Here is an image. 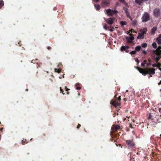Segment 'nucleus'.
<instances>
[{
	"instance_id": "obj_1",
	"label": "nucleus",
	"mask_w": 161,
	"mask_h": 161,
	"mask_svg": "<svg viewBox=\"0 0 161 161\" xmlns=\"http://www.w3.org/2000/svg\"><path fill=\"white\" fill-rule=\"evenodd\" d=\"M137 69L143 75H146L149 74L150 75L149 78L152 77V75H153L155 73V69L153 68H146L143 69L137 67Z\"/></svg>"
},
{
	"instance_id": "obj_2",
	"label": "nucleus",
	"mask_w": 161,
	"mask_h": 161,
	"mask_svg": "<svg viewBox=\"0 0 161 161\" xmlns=\"http://www.w3.org/2000/svg\"><path fill=\"white\" fill-rule=\"evenodd\" d=\"M117 95H115L113 99L111 102V103L115 107H117L120 105L121 96H119L117 98Z\"/></svg>"
},
{
	"instance_id": "obj_3",
	"label": "nucleus",
	"mask_w": 161,
	"mask_h": 161,
	"mask_svg": "<svg viewBox=\"0 0 161 161\" xmlns=\"http://www.w3.org/2000/svg\"><path fill=\"white\" fill-rule=\"evenodd\" d=\"M126 144L129 148L133 149L135 147L136 144L133 139L126 140Z\"/></svg>"
},
{
	"instance_id": "obj_4",
	"label": "nucleus",
	"mask_w": 161,
	"mask_h": 161,
	"mask_svg": "<svg viewBox=\"0 0 161 161\" xmlns=\"http://www.w3.org/2000/svg\"><path fill=\"white\" fill-rule=\"evenodd\" d=\"M142 19V22H146L150 19V15L147 13L145 12L143 14Z\"/></svg>"
},
{
	"instance_id": "obj_5",
	"label": "nucleus",
	"mask_w": 161,
	"mask_h": 161,
	"mask_svg": "<svg viewBox=\"0 0 161 161\" xmlns=\"http://www.w3.org/2000/svg\"><path fill=\"white\" fill-rule=\"evenodd\" d=\"M106 12L108 16H112L114 14H116L118 13V11L117 10H111V9H109L106 10Z\"/></svg>"
},
{
	"instance_id": "obj_6",
	"label": "nucleus",
	"mask_w": 161,
	"mask_h": 161,
	"mask_svg": "<svg viewBox=\"0 0 161 161\" xmlns=\"http://www.w3.org/2000/svg\"><path fill=\"white\" fill-rule=\"evenodd\" d=\"M110 3V1L109 0H104L102 1L101 5L103 7L108 6Z\"/></svg>"
},
{
	"instance_id": "obj_7",
	"label": "nucleus",
	"mask_w": 161,
	"mask_h": 161,
	"mask_svg": "<svg viewBox=\"0 0 161 161\" xmlns=\"http://www.w3.org/2000/svg\"><path fill=\"white\" fill-rule=\"evenodd\" d=\"M120 129V126L117 125H114L112 127L111 130L114 132L117 131L119 130Z\"/></svg>"
},
{
	"instance_id": "obj_8",
	"label": "nucleus",
	"mask_w": 161,
	"mask_h": 161,
	"mask_svg": "<svg viewBox=\"0 0 161 161\" xmlns=\"http://www.w3.org/2000/svg\"><path fill=\"white\" fill-rule=\"evenodd\" d=\"M130 48V47L128 46H122L120 48V50L121 51H125L127 53H128L129 50L128 49Z\"/></svg>"
},
{
	"instance_id": "obj_9",
	"label": "nucleus",
	"mask_w": 161,
	"mask_h": 161,
	"mask_svg": "<svg viewBox=\"0 0 161 161\" xmlns=\"http://www.w3.org/2000/svg\"><path fill=\"white\" fill-rule=\"evenodd\" d=\"M129 35L130 36L126 37V39L127 41V42L131 43L132 42V41L134 40V38L133 36H132L133 35L132 34H130Z\"/></svg>"
},
{
	"instance_id": "obj_10",
	"label": "nucleus",
	"mask_w": 161,
	"mask_h": 161,
	"mask_svg": "<svg viewBox=\"0 0 161 161\" xmlns=\"http://www.w3.org/2000/svg\"><path fill=\"white\" fill-rule=\"evenodd\" d=\"M153 13L155 17H158L160 14V10L158 8L155 9L154 10Z\"/></svg>"
},
{
	"instance_id": "obj_11",
	"label": "nucleus",
	"mask_w": 161,
	"mask_h": 161,
	"mask_svg": "<svg viewBox=\"0 0 161 161\" xmlns=\"http://www.w3.org/2000/svg\"><path fill=\"white\" fill-rule=\"evenodd\" d=\"M114 19L113 18H110L105 19L106 22L109 25H112L113 23Z\"/></svg>"
},
{
	"instance_id": "obj_12",
	"label": "nucleus",
	"mask_w": 161,
	"mask_h": 161,
	"mask_svg": "<svg viewBox=\"0 0 161 161\" xmlns=\"http://www.w3.org/2000/svg\"><path fill=\"white\" fill-rule=\"evenodd\" d=\"M147 31V28H144L143 29H141L140 30V32L139 33L144 36L146 34Z\"/></svg>"
},
{
	"instance_id": "obj_13",
	"label": "nucleus",
	"mask_w": 161,
	"mask_h": 161,
	"mask_svg": "<svg viewBox=\"0 0 161 161\" xmlns=\"http://www.w3.org/2000/svg\"><path fill=\"white\" fill-rule=\"evenodd\" d=\"M159 118V115H155V117L154 118H153L152 119V122H154L155 123H157L158 121Z\"/></svg>"
},
{
	"instance_id": "obj_14",
	"label": "nucleus",
	"mask_w": 161,
	"mask_h": 161,
	"mask_svg": "<svg viewBox=\"0 0 161 161\" xmlns=\"http://www.w3.org/2000/svg\"><path fill=\"white\" fill-rule=\"evenodd\" d=\"M156 54L158 56L157 57H156L155 59L156 60V63H158V61L159 60L160 58H161V53H156Z\"/></svg>"
},
{
	"instance_id": "obj_15",
	"label": "nucleus",
	"mask_w": 161,
	"mask_h": 161,
	"mask_svg": "<svg viewBox=\"0 0 161 161\" xmlns=\"http://www.w3.org/2000/svg\"><path fill=\"white\" fill-rule=\"evenodd\" d=\"M76 89L77 90H80L81 89V84L79 83H77L75 84Z\"/></svg>"
},
{
	"instance_id": "obj_16",
	"label": "nucleus",
	"mask_w": 161,
	"mask_h": 161,
	"mask_svg": "<svg viewBox=\"0 0 161 161\" xmlns=\"http://www.w3.org/2000/svg\"><path fill=\"white\" fill-rule=\"evenodd\" d=\"M148 0H135V2L136 3L140 5L143 1H147Z\"/></svg>"
},
{
	"instance_id": "obj_17",
	"label": "nucleus",
	"mask_w": 161,
	"mask_h": 161,
	"mask_svg": "<svg viewBox=\"0 0 161 161\" xmlns=\"http://www.w3.org/2000/svg\"><path fill=\"white\" fill-rule=\"evenodd\" d=\"M154 52H156V53H161V46H159L154 51Z\"/></svg>"
},
{
	"instance_id": "obj_18",
	"label": "nucleus",
	"mask_w": 161,
	"mask_h": 161,
	"mask_svg": "<svg viewBox=\"0 0 161 161\" xmlns=\"http://www.w3.org/2000/svg\"><path fill=\"white\" fill-rule=\"evenodd\" d=\"M144 35H142L139 33L138 34V36L137 37V39H143L144 38Z\"/></svg>"
},
{
	"instance_id": "obj_19",
	"label": "nucleus",
	"mask_w": 161,
	"mask_h": 161,
	"mask_svg": "<svg viewBox=\"0 0 161 161\" xmlns=\"http://www.w3.org/2000/svg\"><path fill=\"white\" fill-rule=\"evenodd\" d=\"M157 29V26H155L153 28L151 31V33L152 34H154L155 32V31Z\"/></svg>"
},
{
	"instance_id": "obj_20",
	"label": "nucleus",
	"mask_w": 161,
	"mask_h": 161,
	"mask_svg": "<svg viewBox=\"0 0 161 161\" xmlns=\"http://www.w3.org/2000/svg\"><path fill=\"white\" fill-rule=\"evenodd\" d=\"M94 6L97 10H100V6L99 4H94Z\"/></svg>"
},
{
	"instance_id": "obj_21",
	"label": "nucleus",
	"mask_w": 161,
	"mask_h": 161,
	"mask_svg": "<svg viewBox=\"0 0 161 161\" xmlns=\"http://www.w3.org/2000/svg\"><path fill=\"white\" fill-rule=\"evenodd\" d=\"M121 3H124L125 6H128V4L124 0H118Z\"/></svg>"
},
{
	"instance_id": "obj_22",
	"label": "nucleus",
	"mask_w": 161,
	"mask_h": 161,
	"mask_svg": "<svg viewBox=\"0 0 161 161\" xmlns=\"http://www.w3.org/2000/svg\"><path fill=\"white\" fill-rule=\"evenodd\" d=\"M141 47L140 46H138L135 48V51H136V52L137 51L139 52L141 50Z\"/></svg>"
},
{
	"instance_id": "obj_23",
	"label": "nucleus",
	"mask_w": 161,
	"mask_h": 161,
	"mask_svg": "<svg viewBox=\"0 0 161 161\" xmlns=\"http://www.w3.org/2000/svg\"><path fill=\"white\" fill-rule=\"evenodd\" d=\"M4 3L3 0H0V9L4 5Z\"/></svg>"
},
{
	"instance_id": "obj_24",
	"label": "nucleus",
	"mask_w": 161,
	"mask_h": 161,
	"mask_svg": "<svg viewBox=\"0 0 161 161\" xmlns=\"http://www.w3.org/2000/svg\"><path fill=\"white\" fill-rule=\"evenodd\" d=\"M153 47L154 48H156L157 47V44L156 42H154L152 44Z\"/></svg>"
},
{
	"instance_id": "obj_25",
	"label": "nucleus",
	"mask_w": 161,
	"mask_h": 161,
	"mask_svg": "<svg viewBox=\"0 0 161 161\" xmlns=\"http://www.w3.org/2000/svg\"><path fill=\"white\" fill-rule=\"evenodd\" d=\"M55 71L56 72L59 73L61 72V69H60L55 68Z\"/></svg>"
},
{
	"instance_id": "obj_26",
	"label": "nucleus",
	"mask_w": 161,
	"mask_h": 161,
	"mask_svg": "<svg viewBox=\"0 0 161 161\" xmlns=\"http://www.w3.org/2000/svg\"><path fill=\"white\" fill-rule=\"evenodd\" d=\"M157 41L158 44H161V38H157Z\"/></svg>"
},
{
	"instance_id": "obj_27",
	"label": "nucleus",
	"mask_w": 161,
	"mask_h": 161,
	"mask_svg": "<svg viewBox=\"0 0 161 161\" xmlns=\"http://www.w3.org/2000/svg\"><path fill=\"white\" fill-rule=\"evenodd\" d=\"M120 24L122 26H123L125 25H126L127 23L125 21H122L120 22Z\"/></svg>"
},
{
	"instance_id": "obj_28",
	"label": "nucleus",
	"mask_w": 161,
	"mask_h": 161,
	"mask_svg": "<svg viewBox=\"0 0 161 161\" xmlns=\"http://www.w3.org/2000/svg\"><path fill=\"white\" fill-rule=\"evenodd\" d=\"M136 52V51H132L130 53V54L131 55H135Z\"/></svg>"
},
{
	"instance_id": "obj_29",
	"label": "nucleus",
	"mask_w": 161,
	"mask_h": 161,
	"mask_svg": "<svg viewBox=\"0 0 161 161\" xmlns=\"http://www.w3.org/2000/svg\"><path fill=\"white\" fill-rule=\"evenodd\" d=\"M147 44L146 43H142V47H147Z\"/></svg>"
},
{
	"instance_id": "obj_30",
	"label": "nucleus",
	"mask_w": 161,
	"mask_h": 161,
	"mask_svg": "<svg viewBox=\"0 0 161 161\" xmlns=\"http://www.w3.org/2000/svg\"><path fill=\"white\" fill-rule=\"evenodd\" d=\"M123 9L125 11V13L129 11L128 9L125 7H123Z\"/></svg>"
},
{
	"instance_id": "obj_31",
	"label": "nucleus",
	"mask_w": 161,
	"mask_h": 161,
	"mask_svg": "<svg viewBox=\"0 0 161 161\" xmlns=\"http://www.w3.org/2000/svg\"><path fill=\"white\" fill-rule=\"evenodd\" d=\"M60 92L62 93L63 95L64 94V92L63 90L62 89L61 87H60Z\"/></svg>"
},
{
	"instance_id": "obj_32",
	"label": "nucleus",
	"mask_w": 161,
	"mask_h": 161,
	"mask_svg": "<svg viewBox=\"0 0 161 161\" xmlns=\"http://www.w3.org/2000/svg\"><path fill=\"white\" fill-rule=\"evenodd\" d=\"M125 14L127 17L130 16V13L129 11L125 13Z\"/></svg>"
},
{
	"instance_id": "obj_33",
	"label": "nucleus",
	"mask_w": 161,
	"mask_h": 161,
	"mask_svg": "<svg viewBox=\"0 0 161 161\" xmlns=\"http://www.w3.org/2000/svg\"><path fill=\"white\" fill-rule=\"evenodd\" d=\"M22 145H24L26 143H27V142H26L25 141H24L23 140H22Z\"/></svg>"
},
{
	"instance_id": "obj_34",
	"label": "nucleus",
	"mask_w": 161,
	"mask_h": 161,
	"mask_svg": "<svg viewBox=\"0 0 161 161\" xmlns=\"http://www.w3.org/2000/svg\"><path fill=\"white\" fill-rule=\"evenodd\" d=\"M22 145H24L26 143H27V142H26L25 141H24L23 140H22Z\"/></svg>"
},
{
	"instance_id": "obj_35",
	"label": "nucleus",
	"mask_w": 161,
	"mask_h": 161,
	"mask_svg": "<svg viewBox=\"0 0 161 161\" xmlns=\"http://www.w3.org/2000/svg\"><path fill=\"white\" fill-rule=\"evenodd\" d=\"M157 67H160L161 66V64H160V63L158 62L157 63Z\"/></svg>"
},
{
	"instance_id": "obj_36",
	"label": "nucleus",
	"mask_w": 161,
	"mask_h": 161,
	"mask_svg": "<svg viewBox=\"0 0 161 161\" xmlns=\"http://www.w3.org/2000/svg\"><path fill=\"white\" fill-rule=\"evenodd\" d=\"M132 25H135L136 24V21H133L132 23Z\"/></svg>"
},
{
	"instance_id": "obj_37",
	"label": "nucleus",
	"mask_w": 161,
	"mask_h": 161,
	"mask_svg": "<svg viewBox=\"0 0 161 161\" xmlns=\"http://www.w3.org/2000/svg\"><path fill=\"white\" fill-rule=\"evenodd\" d=\"M65 90L66 91H68L70 90L66 86H65Z\"/></svg>"
},
{
	"instance_id": "obj_38",
	"label": "nucleus",
	"mask_w": 161,
	"mask_h": 161,
	"mask_svg": "<svg viewBox=\"0 0 161 161\" xmlns=\"http://www.w3.org/2000/svg\"><path fill=\"white\" fill-rule=\"evenodd\" d=\"M152 116L151 114H149V116L148 117V119H151V117H152Z\"/></svg>"
},
{
	"instance_id": "obj_39",
	"label": "nucleus",
	"mask_w": 161,
	"mask_h": 161,
	"mask_svg": "<svg viewBox=\"0 0 161 161\" xmlns=\"http://www.w3.org/2000/svg\"><path fill=\"white\" fill-rule=\"evenodd\" d=\"M145 63H141V65L142 67H145Z\"/></svg>"
},
{
	"instance_id": "obj_40",
	"label": "nucleus",
	"mask_w": 161,
	"mask_h": 161,
	"mask_svg": "<svg viewBox=\"0 0 161 161\" xmlns=\"http://www.w3.org/2000/svg\"><path fill=\"white\" fill-rule=\"evenodd\" d=\"M81 126V125L80 124H78L77 127V128L78 129H79V128Z\"/></svg>"
},
{
	"instance_id": "obj_41",
	"label": "nucleus",
	"mask_w": 161,
	"mask_h": 161,
	"mask_svg": "<svg viewBox=\"0 0 161 161\" xmlns=\"http://www.w3.org/2000/svg\"><path fill=\"white\" fill-rule=\"evenodd\" d=\"M136 62H137V64H138L139 63V60L137 58H136Z\"/></svg>"
},
{
	"instance_id": "obj_42",
	"label": "nucleus",
	"mask_w": 161,
	"mask_h": 161,
	"mask_svg": "<svg viewBox=\"0 0 161 161\" xmlns=\"http://www.w3.org/2000/svg\"><path fill=\"white\" fill-rule=\"evenodd\" d=\"M152 66L153 67H157V64H152Z\"/></svg>"
},
{
	"instance_id": "obj_43",
	"label": "nucleus",
	"mask_w": 161,
	"mask_h": 161,
	"mask_svg": "<svg viewBox=\"0 0 161 161\" xmlns=\"http://www.w3.org/2000/svg\"><path fill=\"white\" fill-rule=\"evenodd\" d=\"M51 47L49 46L47 47V49L48 50H50L51 49Z\"/></svg>"
},
{
	"instance_id": "obj_44",
	"label": "nucleus",
	"mask_w": 161,
	"mask_h": 161,
	"mask_svg": "<svg viewBox=\"0 0 161 161\" xmlns=\"http://www.w3.org/2000/svg\"><path fill=\"white\" fill-rule=\"evenodd\" d=\"M151 65V64L150 63H148L147 64V67L149 66V65Z\"/></svg>"
},
{
	"instance_id": "obj_45",
	"label": "nucleus",
	"mask_w": 161,
	"mask_h": 161,
	"mask_svg": "<svg viewBox=\"0 0 161 161\" xmlns=\"http://www.w3.org/2000/svg\"><path fill=\"white\" fill-rule=\"evenodd\" d=\"M142 53H143V54H146L147 53V52L146 51H143L142 52Z\"/></svg>"
},
{
	"instance_id": "obj_46",
	"label": "nucleus",
	"mask_w": 161,
	"mask_h": 161,
	"mask_svg": "<svg viewBox=\"0 0 161 161\" xmlns=\"http://www.w3.org/2000/svg\"><path fill=\"white\" fill-rule=\"evenodd\" d=\"M35 60H32V61H31V62L32 63H35L36 62H35Z\"/></svg>"
},
{
	"instance_id": "obj_47",
	"label": "nucleus",
	"mask_w": 161,
	"mask_h": 161,
	"mask_svg": "<svg viewBox=\"0 0 161 161\" xmlns=\"http://www.w3.org/2000/svg\"><path fill=\"white\" fill-rule=\"evenodd\" d=\"M114 28H113L112 29H111L110 30H109V31H114Z\"/></svg>"
},
{
	"instance_id": "obj_48",
	"label": "nucleus",
	"mask_w": 161,
	"mask_h": 161,
	"mask_svg": "<svg viewBox=\"0 0 161 161\" xmlns=\"http://www.w3.org/2000/svg\"><path fill=\"white\" fill-rule=\"evenodd\" d=\"M128 18H129L131 21L132 20V18L130 16L128 17Z\"/></svg>"
},
{
	"instance_id": "obj_49",
	"label": "nucleus",
	"mask_w": 161,
	"mask_h": 161,
	"mask_svg": "<svg viewBox=\"0 0 161 161\" xmlns=\"http://www.w3.org/2000/svg\"><path fill=\"white\" fill-rule=\"evenodd\" d=\"M104 28L105 29V30H107V27L106 26V25L104 26Z\"/></svg>"
},
{
	"instance_id": "obj_50",
	"label": "nucleus",
	"mask_w": 161,
	"mask_h": 161,
	"mask_svg": "<svg viewBox=\"0 0 161 161\" xmlns=\"http://www.w3.org/2000/svg\"><path fill=\"white\" fill-rule=\"evenodd\" d=\"M147 62V60H144V63H145V64H146Z\"/></svg>"
},
{
	"instance_id": "obj_51",
	"label": "nucleus",
	"mask_w": 161,
	"mask_h": 161,
	"mask_svg": "<svg viewBox=\"0 0 161 161\" xmlns=\"http://www.w3.org/2000/svg\"><path fill=\"white\" fill-rule=\"evenodd\" d=\"M93 1H95L97 3L98 2L99 0H92Z\"/></svg>"
},
{
	"instance_id": "obj_52",
	"label": "nucleus",
	"mask_w": 161,
	"mask_h": 161,
	"mask_svg": "<svg viewBox=\"0 0 161 161\" xmlns=\"http://www.w3.org/2000/svg\"><path fill=\"white\" fill-rule=\"evenodd\" d=\"M130 128H133V127H132V125L131 124L130 125Z\"/></svg>"
},
{
	"instance_id": "obj_53",
	"label": "nucleus",
	"mask_w": 161,
	"mask_h": 161,
	"mask_svg": "<svg viewBox=\"0 0 161 161\" xmlns=\"http://www.w3.org/2000/svg\"><path fill=\"white\" fill-rule=\"evenodd\" d=\"M128 100V99H127V98H124V100H125V101H127V100Z\"/></svg>"
},
{
	"instance_id": "obj_54",
	"label": "nucleus",
	"mask_w": 161,
	"mask_h": 161,
	"mask_svg": "<svg viewBox=\"0 0 161 161\" xmlns=\"http://www.w3.org/2000/svg\"><path fill=\"white\" fill-rule=\"evenodd\" d=\"M161 84V80L158 83V85H160Z\"/></svg>"
},
{
	"instance_id": "obj_55",
	"label": "nucleus",
	"mask_w": 161,
	"mask_h": 161,
	"mask_svg": "<svg viewBox=\"0 0 161 161\" xmlns=\"http://www.w3.org/2000/svg\"><path fill=\"white\" fill-rule=\"evenodd\" d=\"M132 31H133V29H131L129 31V32H131V33H132Z\"/></svg>"
},
{
	"instance_id": "obj_56",
	"label": "nucleus",
	"mask_w": 161,
	"mask_h": 161,
	"mask_svg": "<svg viewBox=\"0 0 161 161\" xmlns=\"http://www.w3.org/2000/svg\"><path fill=\"white\" fill-rule=\"evenodd\" d=\"M158 38H161V34H160L159 35V37Z\"/></svg>"
},
{
	"instance_id": "obj_57",
	"label": "nucleus",
	"mask_w": 161,
	"mask_h": 161,
	"mask_svg": "<svg viewBox=\"0 0 161 161\" xmlns=\"http://www.w3.org/2000/svg\"><path fill=\"white\" fill-rule=\"evenodd\" d=\"M132 121L133 123H134L135 122V121L134 119H133L132 120Z\"/></svg>"
},
{
	"instance_id": "obj_58",
	"label": "nucleus",
	"mask_w": 161,
	"mask_h": 161,
	"mask_svg": "<svg viewBox=\"0 0 161 161\" xmlns=\"http://www.w3.org/2000/svg\"><path fill=\"white\" fill-rule=\"evenodd\" d=\"M67 94L68 95L69 94V92H67Z\"/></svg>"
},
{
	"instance_id": "obj_59",
	"label": "nucleus",
	"mask_w": 161,
	"mask_h": 161,
	"mask_svg": "<svg viewBox=\"0 0 161 161\" xmlns=\"http://www.w3.org/2000/svg\"><path fill=\"white\" fill-rule=\"evenodd\" d=\"M159 69L160 70H161V68L159 67Z\"/></svg>"
},
{
	"instance_id": "obj_60",
	"label": "nucleus",
	"mask_w": 161,
	"mask_h": 161,
	"mask_svg": "<svg viewBox=\"0 0 161 161\" xmlns=\"http://www.w3.org/2000/svg\"><path fill=\"white\" fill-rule=\"evenodd\" d=\"M28 89H26V91H28Z\"/></svg>"
},
{
	"instance_id": "obj_61",
	"label": "nucleus",
	"mask_w": 161,
	"mask_h": 161,
	"mask_svg": "<svg viewBox=\"0 0 161 161\" xmlns=\"http://www.w3.org/2000/svg\"><path fill=\"white\" fill-rule=\"evenodd\" d=\"M3 128H2L1 129V130H3Z\"/></svg>"
},
{
	"instance_id": "obj_62",
	"label": "nucleus",
	"mask_w": 161,
	"mask_h": 161,
	"mask_svg": "<svg viewBox=\"0 0 161 161\" xmlns=\"http://www.w3.org/2000/svg\"><path fill=\"white\" fill-rule=\"evenodd\" d=\"M129 33H130V32H129L128 33V34H129Z\"/></svg>"
},
{
	"instance_id": "obj_63",
	"label": "nucleus",
	"mask_w": 161,
	"mask_h": 161,
	"mask_svg": "<svg viewBox=\"0 0 161 161\" xmlns=\"http://www.w3.org/2000/svg\"><path fill=\"white\" fill-rule=\"evenodd\" d=\"M160 137H161V134L160 135Z\"/></svg>"
},
{
	"instance_id": "obj_64",
	"label": "nucleus",
	"mask_w": 161,
	"mask_h": 161,
	"mask_svg": "<svg viewBox=\"0 0 161 161\" xmlns=\"http://www.w3.org/2000/svg\"><path fill=\"white\" fill-rule=\"evenodd\" d=\"M160 92H161V89L160 90Z\"/></svg>"
}]
</instances>
